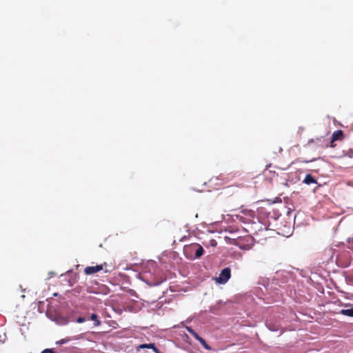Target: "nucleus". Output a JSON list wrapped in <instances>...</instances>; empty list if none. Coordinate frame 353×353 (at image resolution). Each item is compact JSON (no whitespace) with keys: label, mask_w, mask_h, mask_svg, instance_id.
I'll return each mask as SVG.
<instances>
[{"label":"nucleus","mask_w":353,"mask_h":353,"mask_svg":"<svg viewBox=\"0 0 353 353\" xmlns=\"http://www.w3.org/2000/svg\"><path fill=\"white\" fill-rule=\"evenodd\" d=\"M85 321H87V319L85 318V317H78L77 319H76V322L79 323H82L83 322H85Z\"/></svg>","instance_id":"nucleus-15"},{"label":"nucleus","mask_w":353,"mask_h":353,"mask_svg":"<svg viewBox=\"0 0 353 353\" xmlns=\"http://www.w3.org/2000/svg\"><path fill=\"white\" fill-rule=\"evenodd\" d=\"M196 340L203 345V347L208 350H211V347L206 343V341L200 336L196 339Z\"/></svg>","instance_id":"nucleus-8"},{"label":"nucleus","mask_w":353,"mask_h":353,"mask_svg":"<svg viewBox=\"0 0 353 353\" xmlns=\"http://www.w3.org/2000/svg\"><path fill=\"white\" fill-rule=\"evenodd\" d=\"M339 314L353 317V305L350 309H343L339 312Z\"/></svg>","instance_id":"nucleus-7"},{"label":"nucleus","mask_w":353,"mask_h":353,"mask_svg":"<svg viewBox=\"0 0 353 353\" xmlns=\"http://www.w3.org/2000/svg\"><path fill=\"white\" fill-rule=\"evenodd\" d=\"M55 353L54 351L53 350V349H46L45 350L43 351L42 353Z\"/></svg>","instance_id":"nucleus-16"},{"label":"nucleus","mask_w":353,"mask_h":353,"mask_svg":"<svg viewBox=\"0 0 353 353\" xmlns=\"http://www.w3.org/2000/svg\"><path fill=\"white\" fill-rule=\"evenodd\" d=\"M103 269V265H97L96 266H88L84 269V273L87 275L97 273Z\"/></svg>","instance_id":"nucleus-3"},{"label":"nucleus","mask_w":353,"mask_h":353,"mask_svg":"<svg viewBox=\"0 0 353 353\" xmlns=\"http://www.w3.org/2000/svg\"><path fill=\"white\" fill-rule=\"evenodd\" d=\"M70 341H71V339L68 337V338L62 339L60 341H57V344L63 345V344L66 343Z\"/></svg>","instance_id":"nucleus-12"},{"label":"nucleus","mask_w":353,"mask_h":353,"mask_svg":"<svg viewBox=\"0 0 353 353\" xmlns=\"http://www.w3.org/2000/svg\"><path fill=\"white\" fill-rule=\"evenodd\" d=\"M196 340L203 345V347L208 350H211V347L206 343V341L200 336L196 339Z\"/></svg>","instance_id":"nucleus-9"},{"label":"nucleus","mask_w":353,"mask_h":353,"mask_svg":"<svg viewBox=\"0 0 353 353\" xmlns=\"http://www.w3.org/2000/svg\"><path fill=\"white\" fill-rule=\"evenodd\" d=\"M297 161H300V162H302V163H309V162L312 161L313 160H305V161H304V160H299V159H297Z\"/></svg>","instance_id":"nucleus-17"},{"label":"nucleus","mask_w":353,"mask_h":353,"mask_svg":"<svg viewBox=\"0 0 353 353\" xmlns=\"http://www.w3.org/2000/svg\"><path fill=\"white\" fill-rule=\"evenodd\" d=\"M216 245H217V242L215 239H210L208 243V245L212 246V247H216Z\"/></svg>","instance_id":"nucleus-13"},{"label":"nucleus","mask_w":353,"mask_h":353,"mask_svg":"<svg viewBox=\"0 0 353 353\" xmlns=\"http://www.w3.org/2000/svg\"><path fill=\"white\" fill-rule=\"evenodd\" d=\"M343 137V132L342 130H336L335 132H334V133L332 134V140H331V147H333L334 145H332V143L335 141H337V140H341Z\"/></svg>","instance_id":"nucleus-4"},{"label":"nucleus","mask_w":353,"mask_h":353,"mask_svg":"<svg viewBox=\"0 0 353 353\" xmlns=\"http://www.w3.org/2000/svg\"><path fill=\"white\" fill-rule=\"evenodd\" d=\"M186 250H189L190 252H194L195 258L201 257L204 252L203 247L197 243L190 245L186 248Z\"/></svg>","instance_id":"nucleus-2"},{"label":"nucleus","mask_w":353,"mask_h":353,"mask_svg":"<svg viewBox=\"0 0 353 353\" xmlns=\"http://www.w3.org/2000/svg\"><path fill=\"white\" fill-rule=\"evenodd\" d=\"M139 349H152L155 353H159V350L155 346L154 343L141 344L139 346Z\"/></svg>","instance_id":"nucleus-5"},{"label":"nucleus","mask_w":353,"mask_h":353,"mask_svg":"<svg viewBox=\"0 0 353 353\" xmlns=\"http://www.w3.org/2000/svg\"><path fill=\"white\" fill-rule=\"evenodd\" d=\"M186 330L188 332L191 334L196 339L199 336V335L190 327H186Z\"/></svg>","instance_id":"nucleus-11"},{"label":"nucleus","mask_w":353,"mask_h":353,"mask_svg":"<svg viewBox=\"0 0 353 353\" xmlns=\"http://www.w3.org/2000/svg\"><path fill=\"white\" fill-rule=\"evenodd\" d=\"M303 182L305 183V184H307V185H310V184H312V183H317V181L316 180L314 179V177L310 174H306L304 180H303Z\"/></svg>","instance_id":"nucleus-6"},{"label":"nucleus","mask_w":353,"mask_h":353,"mask_svg":"<svg viewBox=\"0 0 353 353\" xmlns=\"http://www.w3.org/2000/svg\"><path fill=\"white\" fill-rule=\"evenodd\" d=\"M231 276V270L229 268H225L221 270L219 277L216 278V282L219 283H225Z\"/></svg>","instance_id":"nucleus-1"},{"label":"nucleus","mask_w":353,"mask_h":353,"mask_svg":"<svg viewBox=\"0 0 353 353\" xmlns=\"http://www.w3.org/2000/svg\"><path fill=\"white\" fill-rule=\"evenodd\" d=\"M237 245L239 246V248L241 249V250H249L250 249V246L249 245H240V243L238 242L237 243Z\"/></svg>","instance_id":"nucleus-14"},{"label":"nucleus","mask_w":353,"mask_h":353,"mask_svg":"<svg viewBox=\"0 0 353 353\" xmlns=\"http://www.w3.org/2000/svg\"><path fill=\"white\" fill-rule=\"evenodd\" d=\"M87 320H92L94 322V325H99L100 324V321L98 319V316L97 314H92L90 318H88Z\"/></svg>","instance_id":"nucleus-10"}]
</instances>
